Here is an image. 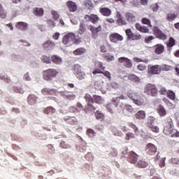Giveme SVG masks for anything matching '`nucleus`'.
Returning a JSON list of instances; mask_svg holds the SVG:
<instances>
[{
  "instance_id": "nucleus-2",
  "label": "nucleus",
  "mask_w": 179,
  "mask_h": 179,
  "mask_svg": "<svg viewBox=\"0 0 179 179\" xmlns=\"http://www.w3.org/2000/svg\"><path fill=\"white\" fill-rule=\"evenodd\" d=\"M59 73V72H58L57 69H48L43 71V78L44 80H46L47 82H51L52 79H55V78L58 76Z\"/></svg>"
},
{
  "instance_id": "nucleus-4",
  "label": "nucleus",
  "mask_w": 179,
  "mask_h": 179,
  "mask_svg": "<svg viewBox=\"0 0 179 179\" xmlns=\"http://www.w3.org/2000/svg\"><path fill=\"white\" fill-rule=\"evenodd\" d=\"M173 128L174 124L173 123V120L170 117H166L164 124L163 133L164 135H170Z\"/></svg>"
},
{
  "instance_id": "nucleus-6",
  "label": "nucleus",
  "mask_w": 179,
  "mask_h": 179,
  "mask_svg": "<svg viewBox=\"0 0 179 179\" xmlns=\"http://www.w3.org/2000/svg\"><path fill=\"white\" fill-rule=\"evenodd\" d=\"M119 101L118 98H113L112 99L110 103L106 105V108L110 114H114L115 113V110L118 107Z\"/></svg>"
},
{
  "instance_id": "nucleus-21",
  "label": "nucleus",
  "mask_w": 179,
  "mask_h": 179,
  "mask_svg": "<svg viewBox=\"0 0 179 179\" xmlns=\"http://www.w3.org/2000/svg\"><path fill=\"white\" fill-rule=\"evenodd\" d=\"M41 93L44 96H55V94H57L55 90L49 88H43L41 90Z\"/></svg>"
},
{
  "instance_id": "nucleus-5",
  "label": "nucleus",
  "mask_w": 179,
  "mask_h": 179,
  "mask_svg": "<svg viewBox=\"0 0 179 179\" xmlns=\"http://www.w3.org/2000/svg\"><path fill=\"white\" fill-rule=\"evenodd\" d=\"M144 92L148 94V96H151L152 97H156L159 93V90L153 84H147L144 88Z\"/></svg>"
},
{
  "instance_id": "nucleus-12",
  "label": "nucleus",
  "mask_w": 179,
  "mask_h": 179,
  "mask_svg": "<svg viewBox=\"0 0 179 179\" xmlns=\"http://www.w3.org/2000/svg\"><path fill=\"white\" fill-rule=\"evenodd\" d=\"M74 70L76 72V76L80 80H82L85 79L86 77V73L82 71V66L79 64H76L74 66Z\"/></svg>"
},
{
  "instance_id": "nucleus-14",
  "label": "nucleus",
  "mask_w": 179,
  "mask_h": 179,
  "mask_svg": "<svg viewBox=\"0 0 179 179\" xmlns=\"http://www.w3.org/2000/svg\"><path fill=\"white\" fill-rule=\"evenodd\" d=\"M145 152L147 155H149L150 156H153L157 153V147L153 143H149L147 144L145 148Z\"/></svg>"
},
{
  "instance_id": "nucleus-19",
  "label": "nucleus",
  "mask_w": 179,
  "mask_h": 179,
  "mask_svg": "<svg viewBox=\"0 0 179 179\" xmlns=\"http://www.w3.org/2000/svg\"><path fill=\"white\" fill-rule=\"evenodd\" d=\"M42 47L43 48H44V50L50 51V50H52L54 47H55V43H54V41L49 40L43 43L42 44Z\"/></svg>"
},
{
  "instance_id": "nucleus-30",
  "label": "nucleus",
  "mask_w": 179,
  "mask_h": 179,
  "mask_svg": "<svg viewBox=\"0 0 179 179\" xmlns=\"http://www.w3.org/2000/svg\"><path fill=\"white\" fill-rule=\"evenodd\" d=\"M94 115L96 119L99 121H104V120H106V115H104V113H101L100 110H96Z\"/></svg>"
},
{
  "instance_id": "nucleus-59",
  "label": "nucleus",
  "mask_w": 179,
  "mask_h": 179,
  "mask_svg": "<svg viewBox=\"0 0 179 179\" xmlns=\"http://www.w3.org/2000/svg\"><path fill=\"white\" fill-rule=\"evenodd\" d=\"M152 132H155V134H159L160 132V129L157 126H150V127H148Z\"/></svg>"
},
{
  "instance_id": "nucleus-46",
  "label": "nucleus",
  "mask_w": 179,
  "mask_h": 179,
  "mask_svg": "<svg viewBox=\"0 0 179 179\" xmlns=\"http://www.w3.org/2000/svg\"><path fill=\"white\" fill-rule=\"evenodd\" d=\"M136 134H135V133H132V132H128L125 134V141H131V139H135V138H136Z\"/></svg>"
},
{
  "instance_id": "nucleus-44",
  "label": "nucleus",
  "mask_w": 179,
  "mask_h": 179,
  "mask_svg": "<svg viewBox=\"0 0 179 179\" xmlns=\"http://www.w3.org/2000/svg\"><path fill=\"white\" fill-rule=\"evenodd\" d=\"M117 22L119 26H125V24H127V20H125L121 15L117 17Z\"/></svg>"
},
{
  "instance_id": "nucleus-45",
  "label": "nucleus",
  "mask_w": 179,
  "mask_h": 179,
  "mask_svg": "<svg viewBox=\"0 0 179 179\" xmlns=\"http://www.w3.org/2000/svg\"><path fill=\"white\" fill-rule=\"evenodd\" d=\"M86 24H85L84 22H80L78 29L79 34H83V33H86Z\"/></svg>"
},
{
  "instance_id": "nucleus-53",
  "label": "nucleus",
  "mask_w": 179,
  "mask_h": 179,
  "mask_svg": "<svg viewBox=\"0 0 179 179\" xmlns=\"http://www.w3.org/2000/svg\"><path fill=\"white\" fill-rule=\"evenodd\" d=\"M159 5H160L159 3H154L151 5L150 8L153 12H157V10H159V8H160V6Z\"/></svg>"
},
{
  "instance_id": "nucleus-52",
  "label": "nucleus",
  "mask_w": 179,
  "mask_h": 179,
  "mask_svg": "<svg viewBox=\"0 0 179 179\" xmlns=\"http://www.w3.org/2000/svg\"><path fill=\"white\" fill-rule=\"evenodd\" d=\"M170 135L172 138H179V131L173 127V129H172V131H171Z\"/></svg>"
},
{
  "instance_id": "nucleus-26",
  "label": "nucleus",
  "mask_w": 179,
  "mask_h": 179,
  "mask_svg": "<svg viewBox=\"0 0 179 179\" xmlns=\"http://www.w3.org/2000/svg\"><path fill=\"white\" fill-rule=\"evenodd\" d=\"M125 17L127 22H131V23L136 22V17L135 16V14L132 13H126Z\"/></svg>"
},
{
  "instance_id": "nucleus-18",
  "label": "nucleus",
  "mask_w": 179,
  "mask_h": 179,
  "mask_svg": "<svg viewBox=\"0 0 179 179\" xmlns=\"http://www.w3.org/2000/svg\"><path fill=\"white\" fill-rule=\"evenodd\" d=\"M139 157V155L136 154L135 152L131 151L129 153L128 156V162L129 163H131L132 164H136L138 162V158Z\"/></svg>"
},
{
  "instance_id": "nucleus-32",
  "label": "nucleus",
  "mask_w": 179,
  "mask_h": 179,
  "mask_svg": "<svg viewBox=\"0 0 179 179\" xmlns=\"http://www.w3.org/2000/svg\"><path fill=\"white\" fill-rule=\"evenodd\" d=\"M133 102L136 106H143L145 104V99L138 94V97L135 99Z\"/></svg>"
},
{
  "instance_id": "nucleus-25",
  "label": "nucleus",
  "mask_w": 179,
  "mask_h": 179,
  "mask_svg": "<svg viewBox=\"0 0 179 179\" xmlns=\"http://www.w3.org/2000/svg\"><path fill=\"white\" fill-rule=\"evenodd\" d=\"M67 7L69 8L70 12H76L78 9V6H76V3L72 1H67Z\"/></svg>"
},
{
  "instance_id": "nucleus-60",
  "label": "nucleus",
  "mask_w": 179,
  "mask_h": 179,
  "mask_svg": "<svg viewBox=\"0 0 179 179\" xmlns=\"http://www.w3.org/2000/svg\"><path fill=\"white\" fill-rule=\"evenodd\" d=\"M13 90L15 92V93H20V94H23V93H24L23 88L19 87H14Z\"/></svg>"
},
{
  "instance_id": "nucleus-33",
  "label": "nucleus",
  "mask_w": 179,
  "mask_h": 179,
  "mask_svg": "<svg viewBox=\"0 0 179 179\" xmlns=\"http://www.w3.org/2000/svg\"><path fill=\"white\" fill-rule=\"evenodd\" d=\"M135 117L137 120H145L146 117V113H145L144 110H138L136 113Z\"/></svg>"
},
{
  "instance_id": "nucleus-10",
  "label": "nucleus",
  "mask_w": 179,
  "mask_h": 179,
  "mask_svg": "<svg viewBox=\"0 0 179 179\" xmlns=\"http://www.w3.org/2000/svg\"><path fill=\"white\" fill-rule=\"evenodd\" d=\"M88 29L91 31L92 38L96 39L97 37H99V33L101 31L102 28L101 25H99L96 27L94 25H90L88 27Z\"/></svg>"
},
{
  "instance_id": "nucleus-57",
  "label": "nucleus",
  "mask_w": 179,
  "mask_h": 179,
  "mask_svg": "<svg viewBox=\"0 0 179 179\" xmlns=\"http://www.w3.org/2000/svg\"><path fill=\"white\" fill-rule=\"evenodd\" d=\"M94 99L95 103H96L97 104H101V103H103V98H101V96H100L94 95Z\"/></svg>"
},
{
  "instance_id": "nucleus-38",
  "label": "nucleus",
  "mask_w": 179,
  "mask_h": 179,
  "mask_svg": "<svg viewBox=\"0 0 179 179\" xmlns=\"http://www.w3.org/2000/svg\"><path fill=\"white\" fill-rule=\"evenodd\" d=\"M128 79H129V80H131V82H135V83L141 82V78L134 74H129Z\"/></svg>"
},
{
  "instance_id": "nucleus-61",
  "label": "nucleus",
  "mask_w": 179,
  "mask_h": 179,
  "mask_svg": "<svg viewBox=\"0 0 179 179\" xmlns=\"http://www.w3.org/2000/svg\"><path fill=\"white\" fill-rule=\"evenodd\" d=\"M171 163L175 164L176 166H179V158L172 157L171 159Z\"/></svg>"
},
{
  "instance_id": "nucleus-8",
  "label": "nucleus",
  "mask_w": 179,
  "mask_h": 179,
  "mask_svg": "<svg viewBox=\"0 0 179 179\" xmlns=\"http://www.w3.org/2000/svg\"><path fill=\"white\" fill-rule=\"evenodd\" d=\"M62 43L64 45H71L75 43V34L69 33L66 34L62 39Z\"/></svg>"
},
{
  "instance_id": "nucleus-37",
  "label": "nucleus",
  "mask_w": 179,
  "mask_h": 179,
  "mask_svg": "<svg viewBox=\"0 0 179 179\" xmlns=\"http://www.w3.org/2000/svg\"><path fill=\"white\" fill-rule=\"evenodd\" d=\"M85 53H86V49H85V48H78L73 52V54L74 55H83V54H85Z\"/></svg>"
},
{
  "instance_id": "nucleus-63",
  "label": "nucleus",
  "mask_w": 179,
  "mask_h": 179,
  "mask_svg": "<svg viewBox=\"0 0 179 179\" xmlns=\"http://www.w3.org/2000/svg\"><path fill=\"white\" fill-rule=\"evenodd\" d=\"M47 24H48L49 27H52V28H54L55 27V26H57V24H55V22L52 20H48L47 21Z\"/></svg>"
},
{
  "instance_id": "nucleus-48",
  "label": "nucleus",
  "mask_w": 179,
  "mask_h": 179,
  "mask_svg": "<svg viewBox=\"0 0 179 179\" xmlns=\"http://www.w3.org/2000/svg\"><path fill=\"white\" fill-rule=\"evenodd\" d=\"M166 95L168 99H170V100H176V93H174V92L168 90Z\"/></svg>"
},
{
  "instance_id": "nucleus-41",
  "label": "nucleus",
  "mask_w": 179,
  "mask_h": 179,
  "mask_svg": "<svg viewBox=\"0 0 179 179\" xmlns=\"http://www.w3.org/2000/svg\"><path fill=\"white\" fill-rule=\"evenodd\" d=\"M135 164L136 167H139L140 169H145L148 164L144 160H139L138 162H136Z\"/></svg>"
},
{
  "instance_id": "nucleus-51",
  "label": "nucleus",
  "mask_w": 179,
  "mask_h": 179,
  "mask_svg": "<svg viewBox=\"0 0 179 179\" xmlns=\"http://www.w3.org/2000/svg\"><path fill=\"white\" fill-rule=\"evenodd\" d=\"M141 23L143 24H147V26L148 27H152V22L150 21V19L148 18H146V17H143L142 20H141Z\"/></svg>"
},
{
  "instance_id": "nucleus-20",
  "label": "nucleus",
  "mask_w": 179,
  "mask_h": 179,
  "mask_svg": "<svg viewBox=\"0 0 179 179\" xmlns=\"http://www.w3.org/2000/svg\"><path fill=\"white\" fill-rule=\"evenodd\" d=\"M77 107L78 108L75 106H70L69 108V113H80L83 110V106L80 102L77 103Z\"/></svg>"
},
{
  "instance_id": "nucleus-27",
  "label": "nucleus",
  "mask_w": 179,
  "mask_h": 179,
  "mask_svg": "<svg viewBox=\"0 0 179 179\" xmlns=\"http://www.w3.org/2000/svg\"><path fill=\"white\" fill-rule=\"evenodd\" d=\"M51 61L53 64H55V65H61V64H62V58L58 55H52L51 57Z\"/></svg>"
},
{
  "instance_id": "nucleus-29",
  "label": "nucleus",
  "mask_w": 179,
  "mask_h": 179,
  "mask_svg": "<svg viewBox=\"0 0 179 179\" xmlns=\"http://www.w3.org/2000/svg\"><path fill=\"white\" fill-rule=\"evenodd\" d=\"M127 96L134 101L135 99L139 97V94H138V92H133L132 90H129L127 92Z\"/></svg>"
},
{
  "instance_id": "nucleus-23",
  "label": "nucleus",
  "mask_w": 179,
  "mask_h": 179,
  "mask_svg": "<svg viewBox=\"0 0 179 179\" xmlns=\"http://www.w3.org/2000/svg\"><path fill=\"white\" fill-rule=\"evenodd\" d=\"M157 111L159 116L161 117H166L167 115V111L163 105H159L157 108Z\"/></svg>"
},
{
  "instance_id": "nucleus-40",
  "label": "nucleus",
  "mask_w": 179,
  "mask_h": 179,
  "mask_svg": "<svg viewBox=\"0 0 179 179\" xmlns=\"http://www.w3.org/2000/svg\"><path fill=\"white\" fill-rule=\"evenodd\" d=\"M34 15H35V16L41 17L44 15V10H43V8H34Z\"/></svg>"
},
{
  "instance_id": "nucleus-11",
  "label": "nucleus",
  "mask_w": 179,
  "mask_h": 179,
  "mask_svg": "<svg viewBox=\"0 0 179 179\" xmlns=\"http://www.w3.org/2000/svg\"><path fill=\"white\" fill-rule=\"evenodd\" d=\"M125 34L127 37V40H132L134 41L141 40L142 38V36L138 34L132 33V30L131 29H127L125 30Z\"/></svg>"
},
{
  "instance_id": "nucleus-35",
  "label": "nucleus",
  "mask_w": 179,
  "mask_h": 179,
  "mask_svg": "<svg viewBox=\"0 0 179 179\" xmlns=\"http://www.w3.org/2000/svg\"><path fill=\"white\" fill-rule=\"evenodd\" d=\"M63 97L64 99H66V100H75L76 99V95L74 94H69L68 92L63 93Z\"/></svg>"
},
{
  "instance_id": "nucleus-50",
  "label": "nucleus",
  "mask_w": 179,
  "mask_h": 179,
  "mask_svg": "<svg viewBox=\"0 0 179 179\" xmlns=\"http://www.w3.org/2000/svg\"><path fill=\"white\" fill-rule=\"evenodd\" d=\"M41 59L44 64H51V57H50V56L43 55Z\"/></svg>"
},
{
  "instance_id": "nucleus-34",
  "label": "nucleus",
  "mask_w": 179,
  "mask_h": 179,
  "mask_svg": "<svg viewBox=\"0 0 179 179\" xmlns=\"http://www.w3.org/2000/svg\"><path fill=\"white\" fill-rule=\"evenodd\" d=\"M99 12L103 16H110L111 15V10L108 8H101Z\"/></svg>"
},
{
  "instance_id": "nucleus-64",
  "label": "nucleus",
  "mask_w": 179,
  "mask_h": 179,
  "mask_svg": "<svg viewBox=\"0 0 179 179\" xmlns=\"http://www.w3.org/2000/svg\"><path fill=\"white\" fill-rule=\"evenodd\" d=\"M85 6L90 10L93 9V6H94V5H93L92 1H88L87 3H85Z\"/></svg>"
},
{
  "instance_id": "nucleus-42",
  "label": "nucleus",
  "mask_w": 179,
  "mask_h": 179,
  "mask_svg": "<svg viewBox=\"0 0 179 179\" xmlns=\"http://www.w3.org/2000/svg\"><path fill=\"white\" fill-rule=\"evenodd\" d=\"M176 19H177V14H175L174 13L166 14V20L169 22H173V20H176Z\"/></svg>"
},
{
  "instance_id": "nucleus-54",
  "label": "nucleus",
  "mask_w": 179,
  "mask_h": 179,
  "mask_svg": "<svg viewBox=\"0 0 179 179\" xmlns=\"http://www.w3.org/2000/svg\"><path fill=\"white\" fill-rule=\"evenodd\" d=\"M0 17H1V19H5V17H6V12L3 10L2 4H0Z\"/></svg>"
},
{
  "instance_id": "nucleus-28",
  "label": "nucleus",
  "mask_w": 179,
  "mask_h": 179,
  "mask_svg": "<svg viewBox=\"0 0 179 179\" xmlns=\"http://www.w3.org/2000/svg\"><path fill=\"white\" fill-rule=\"evenodd\" d=\"M136 30H138V31H141V33H148L149 32V28L145 26H142L139 23L136 24Z\"/></svg>"
},
{
  "instance_id": "nucleus-39",
  "label": "nucleus",
  "mask_w": 179,
  "mask_h": 179,
  "mask_svg": "<svg viewBox=\"0 0 179 179\" xmlns=\"http://www.w3.org/2000/svg\"><path fill=\"white\" fill-rule=\"evenodd\" d=\"M128 127L129 128H131L132 130H134V132L136 135H138V134H139V129L138 128V126H136V124L130 122H128Z\"/></svg>"
},
{
  "instance_id": "nucleus-36",
  "label": "nucleus",
  "mask_w": 179,
  "mask_h": 179,
  "mask_svg": "<svg viewBox=\"0 0 179 179\" xmlns=\"http://www.w3.org/2000/svg\"><path fill=\"white\" fill-rule=\"evenodd\" d=\"M55 111L56 110L55 108H54V107L48 106L43 110V113L47 114L48 115V114H55Z\"/></svg>"
},
{
  "instance_id": "nucleus-16",
  "label": "nucleus",
  "mask_w": 179,
  "mask_h": 179,
  "mask_svg": "<svg viewBox=\"0 0 179 179\" xmlns=\"http://www.w3.org/2000/svg\"><path fill=\"white\" fill-rule=\"evenodd\" d=\"M109 40L111 43H118V41H122L124 37L118 33H113L109 36Z\"/></svg>"
},
{
  "instance_id": "nucleus-1",
  "label": "nucleus",
  "mask_w": 179,
  "mask_h": 179,
  "mask_svg": "<svg viewBox=\"0 0 179 179\" xmlns=\"http://www.w3.org/2000/svg\"><path fill=\"white\" fill-rule=\"evenodd\" d=\"M94 66L96 69H95L92 71L93 75H97V73H102V75H104V76H106V78H108L109 80H111V73L109 71H106V66H103V62H96L94 64Z\"/></svg>"
},
{
  "instance_id": "nucleus-13",
  "label": "nucleus",
  "mask_w": 179,
  "mask_h": 179,
  "mask_svg": "<svg viewBox=\"0 0 179 179\" xmlns=\"http://www.w3.org/2000/svg\"><path fill=\"white\" fill-rule=\"evenodd\" d=\"M117 62H119L120 65H123L124 68H128V69L132 68V61L128 59L127 57H120L117 59Z\"/></svg>"
},
{
  "instance_id": "nucleus-47",
  "label": "nucleus",
  "mask_w": 179,
  "mask_h": 179,
  "mask_svg": "<svg viewBox=\"0 0 179 179\" xmlns=\"http://www.w3.org/2000/svg\"><path fill=\"white\" fill-rule=\"evenodd\" d=\"M1 80H3L6 83H10V78L8 77L6 74L1 73L0 74Z\"/></svg>"
},
{
  "instance_id": "nucleus-55",
  "label": "nucleus",
  "mask_w": 179,
  "mask_h": 179,
  "mask_svg": "<svg viewBox=\"0 0 179 179\" xmlns=\"http://www.w3.org/2000/svg\"><path fill=\"white\" fill-rule=\"evenodd\" d=\"M59 146L60 148H62V149H69V148H71V145L64 141H62L60 142Z\"/></svg>"
},
{
  "instance_id": "nucleus-31",
  "label": "nucleus",
  "mask_w": 179,
  "mask_h": 179,
  "mask_svg": "<svg viewBox=\"0 0 179 179\" xmlns=\"http://www.w3.org/2000/svg\"><path fill=\"white\" fill-rule=\"evenodd\" d=\"M28 103L30 106H33L37 103V97L34 94H30L28 96Z\"/></svg>"
},
{
  "instance_id": "nucleus-58",
  "label": "nucleus",
  "mask_w": 179,
  "mask_h": 179,
  "mask_svg": "<svg viewBox=\"0 0 179 179\" xmlns=\"http://www.w3.org/2000/svg\"><path fill=\"white\" fill-rule=\"evenodd\" d=\"M87 134L90 138H94V136H96V132L92 129H88L87 130Z\"/></svg>"
},
{
  "instance_id": "nucleus-49",
  "label": "nucleus",
  "mask_w": 179,
  "mask_h": 179,
  "mask_svg": "<svg viewBox=\"0 0 179 179\" xmlns=\"http://www.w3.org/2000/svg\"><path fill=\"white\" fill-rule=\"evenodd\" d=\"M155 121H156V118L155 117L150 116L148 118L147 127L149 128L155 124Z\"/></svg>"
},
{
  "instance_id": "nucleus-17",
  "label": "nucleus",
  "mask_w": 179,
  "mask_h": 179,
  "mask_svg": "<svg viewBox=\"0 0 179 179\" xmlns=\"http://www.w3.org/2000/svg\"><path fill=\"white\" fill-rule=\"evenodd\" d=\"M63 121L69 125H78L79 122L75 116H67L63 118Z\"/></svg>"
},
{
  "instance_id": "nucleus-9",
  "label": "nucleus",
  "mask_w": 179,
  "mask_h": 179,
  "mask_svg": "<svg viewBox=\"0 0 179 179\" xmlns=\"http://www.w3.org/2000/svg\"><path fill=\"white\" fill-rule=\"evenodd\" d=\"M152 31L156 37V38H159V40H162V41H166L167 40V35L163 33L160 29L157 27H155L152 29Z\"/></svg>"
},
{
  "instance_id": "nucleus-24",
  "label": "nucleus",
  "mask_w": 179,
  "mask_h": 179,
  "mask_svg": "<svg viewBox=\"0 0 179 179\" xmlns=\"http://www.w3.org/2000/svg\"><path fill=\"white\" fill-rule=\"evenodd\" d=\"M16 29H18V30H27V28L29 27V24L24 22H19L17 23L15 26Z\"/></svg>"
},
{
  "instance_id": "nucleus-62",
  "label": "nucleus",
  "mask_w": 179,
  "mask_h": 179,
  "mask_svg": "<svg viewBox=\"0 0 179 179\" xmlns=\"http://www.w3.org/2000/svg\"><path fill=\"white\" fill-rule=\"evenodd\" d=\"M159 92V94L166 95L167 94V92H169V90H167L164 87H161Z\"/></svg>"
},
{
  "instance_id": "nucleus-15",
  "label": "nucleus",
  "mask_w": 179,
  "mask_h": 179,
  "mask_svg": "<svg viewBox=\"0 0 179 179\" xmlns=\"http://www.w3.org/2000/svg\"><path fill=\"white\" fill-rule=\"evenodd\" d=\"M84 19L88 22H91V23H93V24H96V23L100 22V17H99L97 15L94 14L85 15Z\"/></svg>"
},
{
  "instance_id": "nucleus-56",
  "label": "nucleus",
  "mask_w": 179,
  "mask_h": 179,
  "mask_svg": "<svg viewBox=\"0 0 179 179\" xmlns=\"http://www.w3.org/2000/svg\"><path fill=\"white\" fill-rule=\"evenodd\" d=\"M51 15L54 20H58V19H59V14L56 10H51Z\"/></svg>"
},
{
  "instance_id": "nucleus-7",
  "label": "nucleus",
  "mask_w": 179,
  "mask_h": 179,
  "mask_svg": "<svg viewBox=\"0 0 179 179\" xmlns=\"http://www.w3.org/2000/svg\"><path fill=\"white\" fill-rule=\"evenodd\" d=\"M162 72V67L159 65H153L148 66V78H152L154 75H159Z\"/></svg>"
},
{
  "instance_id": "nucleus-43",
  "label": "nucleus",
  "mask_w": 179,
  "mask_h": 179,
  "mask_svg": "<svg viewBox=\"0 0 179 179\" xmlns=\"http://www.w3.org/2000/svg\"><path fill=\"white\" fill-rule=\"evenodd\" d=\"M176 45V39L173 37H170L169 42L166 43L167 48H173Z\"/></svg>"
},
{
  "instance_id": "nucleus-3",
  "label": "nucleus",
  "mask_w": 179,
  "mask_h": 179,
  "mask_svg": "<svg viewBox=\"0 0 179 179\" xmlns=\"http://www.w3.org/2000/svg\"><path fill=\"white\" fill-rule=\"evenodd\" d=\"M87 103L85 106V111H96L97 107L94 106V99L92 97V95L86 94L84 96Z\"/></svg>"
},
{
  "instance_id": "nucleus-22",
  "label": "nucleus",
  "mask_w": 179,
  "mask_h": 179,
  "mask_svg": "<svg viewBox=\"0 0 179 179\" xmlns=\"http://www.w3.org/2000/svg\"><path fill=\"white\" fill-rule=\"evenodd\" d=\"M155 52L157 55H160L164 52V45L162 44H157L154 46Z\"/></svg>"
}]
</instances>
